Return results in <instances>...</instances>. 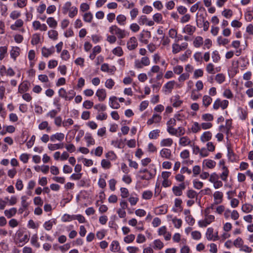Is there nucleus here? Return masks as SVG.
Wrapping results in <instances>:
<instances>
[{
    "instance_id": "obj_1",
    "label": "nucleus",
    "mask_w": 253,
    "mask_h": 253,
    "mask_svg": "<svg viewBox=\"0 0 253 253\" xmlns=\"http://www.w3.org/2000/svg\"><path fill=\"white\" fill-rule=\"evenodd\" d=\"M109 32L113 35H116L119 39H122L129 35V33L125 30H122L116 25H112L109 29Z\"/></svg>"
},
{
    "instance_id": "obj_2",
    "label": "nucleus",
    "mask_w": 253,
    "mask_h": 253,
    "mask_svg": "<svg viewBox=\"0 0 253 253\" xmlns=\"http://www.w3.org/2000/svg\"><path fill=\"white\" fill-rule=\"evenodd\" d=\"M229 104V101L227 100H221L219 98H217L213 104V108L214 110H217L221 107L222 110L226 109Z\"/></svg>"
},
{
    "instance_id": "obj_3",
    "label": "nucleus",
    "mask_w": 253,
    "mask_h": 253,
    "mask_svg": "<svg viewBox=\"0 0 253 253\" xmlns=\"http://www.w3.org/2000/svg\"><path fill=\"white\" fill-rule=\"evenodd\" d=\"M202 23H203V29L205 31H207L209 29V22L206 20L203 15H200L199 18L196 20V24L198 27H202Z\"/></svg>"
},
{
    "instance_id": "obj_4",
    "label": "nucleus",
    "mask_w": 253,
    "mask_h": 253,
    "mask_svg": "<svg viewBox=\"0 0 253 253\" xmlns=\"http://www.w3.org/2000/svg\"><path fill=\"white\" fill-rule=\"evenodd\" d=\"M151 37V35L150 31L143 30L140 34L139 41L144 44H147Z\"/></svg>"
},
{
    "instance_id": "obj_5",
    "label": "nucleus",
    "mask_w": 253,
    "mask_h": 253,
    "mask_svg": "<svg viewBox=\"0 0 253 253\" xmlns=\"http://www.w3.org/2000/svg\"><path fill=\"white\" fill-rule=\"evenodd\" d=\"M138 23L140 25H146L149 26H152L154 25V22L149 20L146 15H141L138 19Z\"/></svg>"
},
{
    "instance_id": "obj_6",
    "label": "nucleus",
    "mask_w": 253,
    "mask_h": 253,
    "mask_svg": "<svg viewBox=\"0 0 253 253\" xmlns=\"http://www.w3.org/2000/svg\"><path fill=\"white\" fill-rule=\"evenodd\" d=\"M137 45V40L134 37H131L127 42V47L129 50L134 49Z\"/></svg>"
},
{
    "instance_id": "obj_7",
    "label": "nucleus",
    "mask_w": 253,
    "mask_h": 253,
    "mask_svg": "<svg viewBox=\"0 0 253 253\" xmlns=\"http://www.w3.org/2000/svg\"><path fill=\"white\" fill-rule=\"evenodd\" d=\"M145 174L140 176L141 180H149L154 177L156 174V169H154L153 170H150Z\"/></svg>"
},
{
    "instance_id": "obj_8",
    "label": "nucleus",
    "mask_w": 253,
    "mask_h": 253,
    "mask_svg": "<svg viewBox=\"0 0 253 253\" xmlns=\"http://www.w3.org/2000/svg\"><path fill=\"white\" fill-rule=\"evenodd\" d=\"M54 52V46L47 48L45 46H43L42 48V54L44 57L47 58Z\"/></svg>"
},
{
    "instance_id": "obj_9",
    "label": "nucleus",
    "mask_w": 253,
    "mask_h": 253,
    "mask_svg": "<svg viewBox=\"0 0 253 253\" xmlns=\"http://www.w3.org/2000/svg\"><path fill=\"white\" fill-rule=\"evenodd\" d=\"M161 116L157 114H154L153 115L152 118L147 121V124L148 125H151L153 123H159L161 122Z\"/></svg>"
},
{
    "instance_id": "obj_10",
    "label": "nucleus",
    "mask_w": 253,
    "mask_h": 253,
    "mask_svg": "<svg viewBox=\"0 0 253 253\" xmlns=\"http://www.w3.org/2000/svg\"><path fill=\"white\" fill-rule=\"evenodd\" d=\"M161 157L166 159H170L171 157V151L167 148L162 149L160 152Z\"/></svg>"
},
{
    "instance_id": "obj_11",
    "label": "nucleus",
    "mask_w": 253,
    "mask_h": 253,
    "mask_svg": "<svg viewBox=\"0 0 253 253\" xmlns=\"http://www.w3.org/2000/svg\"><path fill=\"white\" fill-rule=\"evenodd\" d=\"M223 194L220 191H215L213 194L214 204L217 205L220 204L222 201Z\"/></svg>"
},
{
    "instance_id": "obj_12",
    "label": "nucleus",
    "mask_w": 253,
    "mask_h": 253,
    "mask_svg": "<svg viewBox=\"0 0 253 253\" xmlns=\"http://www.w3.org/2000/svg\"><path fill=\"white\" fill-rule=\"evenodd\" d=\"M38 128L41 130H46L47 132H50L51 127L49 126L48 123L46 121L42 122L38 126Z\"/></svg>"
},
{
    "instance_id": "obj_13",
    "label": "nucleus",
    "mask_w": 253,
    "mask_h": 253,
    "mask_svg": "<svg viewBox=\"0 0 253 253\" xmlns=\"http://www.w3.org/2000/svg\"><path fill=\"white\" fill-rule=\"evenodd\" d=\"M116 70V68L115 66H113L110 67L109 65L107 63H104L101 66V70L104 72L113 73Z\"/></svg>"
},
{
    "instance_id": "obj_14",
    "label": "nucleus",
    "mask_w": 253,
    "mask_h": 253,
    "mask_svg": "<svg viewBox=\"0 0 253 253\" xmlns=\"http://www.w3.org/2000/svg\"><path fill=\"white\" fill-rule=\"evenodd\" d=\"M170 100L172 103V105L174 107L180 106L183 102V101L180 99V96L179 95H175L172 97Z\"/></svg>"
},
{
    "instance_id": "obj_15",
    "label": "nucleus",
    "mask_w": 253,
    "mask_h": 253,
    "mask_svg": "<svg viewBox=\"0 0 253 253\" xmlns=\"http://www.w3.org/2000/svg\"><path fill=\"white\" fill-rule=\"evenodd\" d=\"M64 138V134L61 132H57L50 136V140L54 142L56 140L62 141Z\"/></svg>"
},
{
    "instance_id": "obj_16",
    "label": "nucleus",
    "mask_w": 253,
    "mask_h": 253,
    "mask_svg": "<svg viewBox=\"0 0 253 253\" xmlns=\"http://www.w3.org/2000/svg\"><path fill=\"white\" fill-rule=\"evenodd\" d=\"M121 249L120 244L118 241L114 240L110 246V250L113 253L119 252Z\"/></svg>"
},
{
    "instance_id": "obj_17",
    "label": "nucleus",
    "mask_w": 253,
    "mask_h": 253,
    "mask_svg": "<svg viewBox=\"0 0 253 253\" xmlns=\"http://www.w3.org/2000/svg\"><path fill=\"white\" fill-rule=\"evenodd\" d=\"M109 104L110 107L113 109H118L120 107V104L117 101V97L116 96L110 97Z\"/></svg>"
},
{
    "instance_id": "obj_18",
    "label": "nucleus",
    "mask_w": 253,
    "mask_h": 253,
    "mask_svg": "<svg viewBox=\"0 0 253 253\" xmlns=\"http://www.w3.org/2000/svg\"><path fill=\"white\" fill-rule=\"evenodd\" d=\"M196 27L190 24L186 25L183 29V33H187L189 35H192L195 32Z\"/></svg>"
},
{
    "instance_id": "obj_19",
    "label": "nucleus",
    "mask_w": 253,
    "mask_h": 253,
    "mask_svg": "<svg viewBox=\"0 0 253 253\" xmlns=\"http://www.w3.org/2000/svg\"><path fill=\"white\" fill-rule=\"evenodd\" d=\"M29 83L27 81H24L20 84L18 87V92L20 93H23L29 89Z\"/></svg>"
},
{
    "instance_id": "obj_20",
    "label": "nucleus",
    "mask_w": 253,
    "mask_h": 253,
    "mask_svg": "<svg viewBox=\"0 0 253 253\" xmlns=\"http://www.w3.org/2000/svg\"><path fill=\"white\" fill-rule=\"evenodd\" d=\"M96 95L98 97L99 101H103L106 97L105 90L104 89H98L96 92Z\"/></svg>"
},
{
    "instance_id": "obj_21",
    "label": "nucleus",
    "mask_w": 253,
    "mask_h": 253,
    "mask_svg": "<svg viewBox=\"0 0 253 253\" xmlns=\"http://www.w3.org/2000/svg\"><path fill=\"white\" fill-rule=\"evenodd\" d=\"M212 134L210 131L204 132L200 137V140L203 142H205L211 139Z\"/></svg>"
},
{
    "instance_id": "obj_22",
    "label": "nucleus",
    "mask_w": 253,
    "mask_h": 253,
    "mask_svg": "<svg viewBox=\"0 0 253 253\" xmlns=\"http://www.w3.org/2000/svg\"><path fill=\"white\" fill-rule=\"evenodd\" d=\"M17 209L12 208L9 210H6L4 211V215L8 218H10L14 216L17 212Z\"/></svg>"
},
{
    "instance_id": "obj_23",
    "label": "nucleus",
    "mask_w": 253,
    "mask_h": 253,
    "mask_svg": "<svg viewBox=\"0 0 253 253\" xmlns=\"http://www.w3.org/2000/svg\"><path fill=\"white\" fill-rule=\"evenodd\" d=\"M101 48L99 45H96L93 48L92 52L90 54L89 58L93 60L95 59L97 54L101 52Z\"/></svg>"
},
{
    "instance_id": "obj_24",
    "label": "nucleus",
    "mask_w": 253,
    "mask_h": 253,
    "mask_svg": "<svg viewBox=\"0 0 253 253\" xmlns=\"http://www.w3.org/2000/svg\"><path fill=\"white\" fill-rule=\"evenodd\" d=\"M174 84L175 82L174 81H170L167 83L163 87V88L165 89V92L168 91L169 92H171Z\"/></svg>"
},
{
    "instance_id": "obj_25",
    "label": "nucleus",
    "mask_w": 253,
    "mask_h": 253,
    "mask_svg": "<svg viewBox=\"0 0 253 253\" xmlns=\"http://www.w3.org/2000/svg\"><path fill=\"white\" fill-rule=\"evenodd\" d=\"M84 139L86 141L87 143V146L89 147L90 145H93L95 144V140L92 137L91 134L89 133H86Z\"/></svg>"
},
{
    "instance_id": "obj_26",
    "label": "nucleus",
    "mask_w": 253,
    "mask_h": 253,
    "mask_svg": "<svg viewBox=\"0 0 253 253\" xmlns=\"http://www.w3.org/2000/svg\"><path fill=\"white\" fill-rule=\"evenodd\" d=\"M173 140L171 138H168L163 139L160 142V145L161 147H170L172 145Z\"/></svg>"
},
{
    "instance_id": "obj_27",
    "label": "nucleus",
    "mask_w": 253,
    "mask_h": 253,
    "mask_svg": "<svg viewBox=\"0 0 253 253\" xmlns=\"http://www.w3.org/2000/svg\"><path fill=\"white\" fill-rule=\"evenodd\" d=\"M221 168L223 171L219 177L223 181H226L229 174V170L226 167H223Z\"/></svg>"
},
{
    "instance_id": "obj_28",
    "label": "nucleus",
    "mask_w": 253,
    "mask_h": 253,
    "mask_svg": "<svg viewBox=\"0 0 253 253\" xmlns=\"http://www.w3.org/2000/svg\"><path fill=\"white\" fill-rule=\"evenodd\" d=\"M64 145L63 143L51 144H48V148L50 151H54L57 149H62Z\"/></svg>"
},
{
    "instance_id": "obj_29",
    "label": "nucleus",
    "mask_w": 253,
    "mask_h": 253,
    "mask_svg": "<svg viewBox=\"0 0 253 253\" xmlns=\"http://www.w3.org/2000/svg\"><path fill=\"white\" fill-rule=\"evenodd\" d=\"M212 98L209 95H205L203 97V105L205 107H208L212 102Z\"/></svg>"
},
{
    "instance_id": "obj_30",
    "label": "nucleus",
    "mask_w": 253,
    "mask_h": 253,
    "mask_svg": "<svg viewBox=\"0 0 253 253\" xmlns=\"http://www.w3.org/2000/svg\"><path fill=\"white\" fill-rule=\"evenodd\" d=\"M203 165H205L209 169H213L216 165V163L213 160L210 159H206L204 160Z\"/></svg>"
},
{
    "instance_id": "obj_31",
    "label": "nucleus",
    "mask_w": 253,
    "mask_h": 253,
    "mask_svg": "<svg viewBox=\"0 0 253 253\" xmlns=\"http://www.w3.org/2000/svg\"><path fill=\"white\" fill-rule=\"evenodd\" d=\"M203 38L201 36H198L194 40L193 45L195 47L198 48L203 44Z\"/></svg>"
},
{
    "instance_id": "obj_32",
    "label": "nucleus",
    "mask_w": 253,
    "mask_h": 253,
    "mask_svg": "<svg viewBox=\"0 0 253 253\" xmlns=\"http://www.w3.org/2000/svg\"><path fill=\"white\" fill-rule=\"evenodd\" d=\"M160 70V68L158 65L153 66L151 69L148 72V75L149 77H153L154 73H159Z\"/></svg>"
},
{
    "instance_id": "obj_33",
    "label": "nucleus",
    "mask_w": 253,
    "mask_h": 253,
    "mask_svg": "<svg viewBox=\"0 0 253 253\" xmlns=\"http://www.w3.org/2000/svg\"><path fill=\"white\" fill-rule=\"evenodd\" d=\"M24 22L22 19H17L14 24L10 26V28L12 30H16L17 28L21 27L23 25Z\"/></svg>"
},
{
    "instance_id": "obj_34",
    "label": "nucleus",
    "mask_w": 253,
    "mask_h": 253,
    "mask_svg": "<svg viewBox=\"0 0 253 253\" xmlns=\"http://www.w3.org/2000/svg\"><path fill=\"white\" fill-rule=\"evenodd\" d=\"M206 236L208 240L213 241V229L211 227L208 228L207 230Z\"/></svg>"
},
{
    "instance_id": "obj_35",
    "label": "nucleus",
    "mask_w": 253,
    "mask_h": 253,
    "mask_svg": "<svg viewBox=\"0 0 253 253\" xmlns=\"http://www.w3.org/2000/svg\"><path fill=\"white\" fill-rule=\"evenodd\" d=\"M38 236L37 234L33 235L31 239V244L32 246L35 247L37 248L40 247V244L38 242Z\"/></svg>"
},
{
    "instance_id": "obj_36",
    "label": "nucleus",
    "mask_w": 253,
    "mask_h": 253,
    "mask_svg": "<svg viewBox=\"0 0 253 253\" xmlns=\"http://www.w3.org/2000/svg\"><path fill=\"white\" fill-rule=\"evenodd\" d=\"M191 143L190 139L187 136L181 137L179 139V144L182 146H187Z\"/></svg>"
},
{
    "instance_id": "obj_37",
    "label": "nucleus",
    "mask_w": 253,
    "mask_h": 253,
    "mask_svg": "<svg viewBox=\"0 0 253 253\" xmlns=\"http://www.w3.org/2000/svg\"><path fill=\"white\" fill-rule=\"evenodd\" d=\"M46 23L51 28H55L57 26V22L53 17L48 18L46 20Z\"/></svg>"
},
{
    "instance_id": "obj_38",
    "label": "nucleus",
    "mask_w": 253,
    "mask_h": 253,
    "mask_svg": "<svg viewBox=\"0 0 253 253\" xmlns=\"http://www.w3.org/2000/svg\"><path fill=\"white\" fill-rule=\"evenodd\" d=\"M19 48L18 47H13L10 52V57L14 60H16L17 57L19 55Z\"/></svg>"
},
{
    "instance_id": "obj_39",
    "label": "nucleus",
    "mask_w": 253,
    "mask_h": 253,
    "mask_svg": "<svg viewBox=\"0 0 253 253\" xmlns=\"http://www.w3.org/2000/svg\"><path fill=\"white\" fill-rule=\"evenodd\" d=\"M186 195L189 199H197L198 194L195 190L193 189H189L187 191Z\"/></svg>"
},
{
    "instance_id": "obj_40",
    "label": "nucleus",
    "mask_w": 253,
    "mask_h": 253,
    "mask_svg": "<svg viewBox=\"0 0 253 253\" xmlns=\"http://www.w3.org/2000/svg\"><path fill=\"white\" fill-rule=\"evenodd\" d=\"M160 132V130L158 129L151 131L149 133V138L154 139H157L159 136Z\"/></svg>"
},
{
    "instance_id": "obj_41",
    "label": "nucleus",
    "mask_w": 253,
    "mask_h": 253,
    "mask_svg": "<svg viewBox=\"0 0 253 253\" xmlns=\"http://www.w3.org/2000/svg\"><path fill=\"white\" fill-rule=\"evenodd\" d=\"M211 58L214 63H218L220 60V56L217 50L213 51L211 53Z\"/></svg>"
},
{
    "instance_id": "obj_42",
    "label": "nucleus",
    "mask_w": 253,
    "mask_h": 253,
    "mask_svg": "<svg viewBox=\"0 0 253 253\" xmlns=\"http://www.w3.org/2000/svg\"><path fill=\"white\" fill-rule=\"evenodd\" d=\"M253 210V206L249 204H245L242 206V210L243 212L249 213Z\"/></svg>"
},
{
    "instance_id": "obj_43",
    "label": "nucleus",
    "mask_w": 253,
    "mask_h": 253,
    "mask_svg": "<svg viewBox=\"0 0 253 253\" xmlns=\"http://www.w3.org/2000/svg\"><path fill=\"white\" fill-rule=\"evenodd\" d=\"M153 243V248L154 249L161 250L164 247L163 243L159 239L154 240Z\"/></svg>"
},
{
    "instance_id": "obj_44",
    "label": "nucleus",
    "mask_w": 253,
    "mask_h": 253,
    "mask_svg": "<svg viewBox=\"0 0 253 253\" xmlns=\"http://www.w3.org/2000/svg\"><path fill=\"white\" fill-rule=\"evenodd\" d=\"M55 222L54 220H49L44 222L43 225V227L46 230H50L52 227V226Z\"/></svg>"
},
{
    "instance_id": "obj_45",
    "label": "nucleus",
    "mask_w": 253,
    "mask_h": 253,
    "mask_svg": "<svg viewBox=\"0 0 253 253\" xmlns=\"http://www.w3.org/2000/svg\"><path fill=\"white\" fill-rule=\"evenodd\" d=\"M116 20L120 25H125L126 17L123 14H120L117 16Z\"/></svg>"
},
{
    "instance_id": "obj_46",
    "label": "nucleus",
    "mask_w": 253,
    "mask_h": 253,
    "mask_svg": "<svg viewBox=\"0 0 253 253\" xmlns=\"http://www.w3.org/2000/svg\"><path fill=\"white\" fill-rule=\"evenodd\" d=\"M215 80L219 84H221L225 81V76L221 73L217 74L215 76Z\"/></svg>"
},
{
    "instance_id": "obj_47",
    "label": "nucleus",
    "mask_w": 253,
    "mask_h": 253,
    "mask_svg": "<svg viewBox=\"0 0 253 253\" xmlns=\"http://www.w3.org/2000/svg\"><path fill=\"white\" fill-rule=\"evenodd\" d=\"M40 41V35L38 34H35L32 36L31 40V43L33 45H36L39 43Z\"/></svg>"
},
{
    "instance_id": "obj_48",
    "label": "nucleus",
    "mask_w": 253,
    "mask_h": 253,
    "mask_svg": "<svg viewBox=\"0 0 253 253\" xmlns=\"http://www.w3.org/2000/svg\"><path fill=\"white\" fill-rule=\"evenodd\" d=\"M217 42L219 45H225L229 42V41L227 39L219 36L217 39Z\"/></svg>"
},
{
    "instance_id": "obj_49",
    "label": "nucleus",
    "mask_w": 253,
    "mask_h": 253,
    "mask_svg": "<svg viewBox=\"0 0 253 253\" xmlns=\"http://www.w3.org/2000/svg\"><path fill=\"white\" fill-rule=\"evenodd\" d=\"M202 119L205 121L211 122L213 120V116L211 114H204L202 115Z\"/></svg>"
},
{
    "instance_id": "obj_50",
    "label": "nucleus",
    "mask_w": 253,
    "mask_h": 253,
    "mask_svg": "<svg viewBox=\"0 0 253 253\" xmlns=\"http://www.w3.org/2000/svg\"><path fill=\"white\" fill-rule=\"evenodd\" d=\"M233 244L236 248L241 249V247H243L244 241L242 238L238 237L235 240H234Z\"/></svg>"
},
{
    "instance_id": "obj_51",
    "label": "nucleus",
    "mask_w": 253,
    "mask_h": 253,
    "mask_svg": "<svg viewBox=\"0 0 253 253\" xmlns=\"http://www.w3.org/2000/svg\"><path fill=\"white\" fill-rule=\"evenodd\" d=\"M71 2L70 1L66 2L62 7V12L64 14L67 13L71 8Z\"/></svg>"
},
{
    "instance_id": "obj_52",
    "label": "nucleus",
    "mask_w": 253,
    "mask_h": 253,
    "mask_svg": "<svg viewBox=\"0 0 253 253\" xmlns=\"http://www.w3.org/2000/svg\"><path fill=\"white\" fill-rule=\"evenodd\" d=\"M227 156L228 159L231 162H234L236 160V156L233 152L232 150L229 147H228Z\"/></svg>"
},
{
    "instance_id": "obj_53",
    "label": "nucleus",
    "mask_w": 253,
    "mask_h": 253,
    "mask_svg": "<svg viewBox=\"0 0 253 253\" xmlns=\"http://www.w3.org/2000/svg\"><path fill=\"white\" fill-rule=\"evenodd\" d=\"M48 35L50 39H53L54 40H57L58 37V32L55 30H51L48 32Z\"/></svg>"
},
{
    "instance_id": "obj_54",
    "label": "nucleus",
    "mask_w": 253,
    "mask_h": 253,
    "mask_svg": "<svg viewBox=\"0 0 253 253\" xmlns=\"http://www.w3.org/2000/svg\"><path fill=\"white\" fill-rule=\"evenodd\" d=\"M153 196V193L150 190H146L143 192L142 198L145 200L150 199Z\"/></svg>"
},
{
    "instance_id": "obj_55",
    "label": "nucleus",
    "mask_w": 253,
    "mask_h": 253,
    "mask_svg": "<svg viewBox=\"0 0 253 253\" xmlns=\"http://www.w3.org/2000/svg\"><path fill=\"white\" fill-rule=\"evenodd\" d=\"M73 220H75V215L65 214L62 218V220L63 222L71 221Z\"/></svg>"
},
{
    "instance_id": "obj_56",
    "label": "nucleus",
    "mask_w": 253,
    "mask_h": 253,
    "mask_svg": "<svg viewBox=\"0 0 253 253\" xmlns=\"http://www.w3.org/2000/svg\"><path fill=\"white\" fill-rule=\"evenodd\" d=\"M112 53L118 56H121L123 54V51L122 47L118 46L113 49Z\"/></svg>"
},
{
    "instance_id": "obj_57",
    "label": "nucleus",
    "mask_w": 253,
    "mask_h": 253,
    "mask_svg": "<svg viewBox=\"0 0 253 253\" xmlns=\"http://www.w3.org/2000/svg\"><path fill=\"white\" fill-rule=\"evenodd\" d=\"M172 221L175 228H179L181 226L182 221L181 219L174 217L172 219Z\"/></svg>"
},
{
    "instance_id": "obj_58",
    "label": "nucleus",
    "mask_w": 253,
    "mask_h": 253,
    "mask_svg": "<svg viewBox=\"0 0 253 253\" xmlns=\"http://www.w3.org/2000/svg\"><path fill=\"white\" fill-rule=\"evenodd\" d=\"M172 191L174 195L176 196H180L182 195V191L180 189L178 186H174L172 188Z\"/></svg>"
},
{
    "instance_id": "obj_59",
    "label": "nucleus",
    "mask_w": 253,
    "mask_h": 253,
    "mask_svg": "<svg viewBox=\"0 0 253 253\" xmlns=\"http://www.w3.org/2000/svg\"><path fill=\"white\" fill-rule=\"evenodd\" d=\"M191 54V51L190 49H187L186 52L181 55L179 57V59L182 61H186Z\"/></svg>"
},
{
    "instance_id": "obj_60",
    "label": "nucleus",
    "mask_w": 253,
    "mask_h": 253,
    "mask_svg": "<svg viewBox=\"0 0 253 253\" xmlns=\"http://www.w3.org/2000/svg\"><path fill=\"white\" fill-rule=\"evenodd\" d=\"M70 57V55L67 50H63L61 54V58L65 61L68 60Z\"/></svg>"
},
{
    "instance_id": "obj_61",
    "label": "nucleus",
    "mask_w": 253,
    "mask_h": 253,
    "mask_svg": "<svg viewBox=\"0 0 253 253\" xmlns=\"http://www.w3.org/2000/svg\"><path fill=\"white\" fill-rule=\"evenodd\" d=\"M201 126L199 125L198 122H194L191 127V130L193 133H197L201 130Z\"/></svg>"
},
{
    "instance_id": "obj_62",
    "label": "nucleus",
    "mask_w": 253,
    "mask_h": 253,
    "mask_svg": "<svg viewBox=\"0 0 253 253\" xmlns=\"http://www.w3.org/2000/svg\"><path fill=\"white\" fill-rule=\"evenodd\" d=\"M180 45L178 43H174L172 45V52L173 54H176L181 51Z\"/></svg>"
},
{
    "instance_id": "obj_63",
    "label": "nucleus",
    "mask_w": 253,
    "mask_h": 253,
    "mask_svg": "<svg viewBox=\"0 0 253 253\" xmlns=\"http://www.w3.org/2000/svg\"><path fill=\"white\" fill-rule=\"evenodd\" d=\"M193 187L194 188L196 189H201L204 185V183L200 181L197 180H194L193 181Z\"/></svg>"
},
{
    "instance_id": "obj_64",
    "label": "nucleus",
    "mask_w": 253,
    "mask_h": 253,
    "mask_svg": "<svg viewBox=\"0 0 253 253\" xmlns=\"http://www.w3.org/2000/svg\"><path fill=\"white\" fill-rule=\"evenodd\" d=\"M93 15L90 12L85 13L84 15L83 19L85 22H90L92 19Z\"/></svg>"
}]
</instances>
